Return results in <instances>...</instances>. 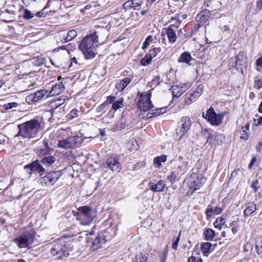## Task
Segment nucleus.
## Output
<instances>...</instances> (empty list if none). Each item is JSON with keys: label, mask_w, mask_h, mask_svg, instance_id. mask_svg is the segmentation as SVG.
Returning a JSON list of instances; mask_svg holds the SVG:
<instances>
[{"label": "nucleus", "mask_w": 262, "mask_h": 262, "mask_svg": "<svg viewBox=\"0 0 262 262\" xmlns=\"http://www.w3.org/2000/svg\"><path fill=\"white\" fill-rule=\"evenodd\" d=\"M180 235H181V233L180 232L178 236L172 242V248L174 250H177V249L178 245V243H179V242L180 241Z\"/></svg>", "instance_id": "obj_53"}, {"label": "nucleus", "mask_w": 262, "mask_h": 262, "mask_svg": "<svg viewBox=\"0 0 262 262\" xmlns=\"http://www.w3.org/2000/svg\"><path fill=\"white\" fill-rule=\"evenodd\" d=\"M6 13H9V14H14V11H13V10H9L8 9H6L5 11L2 12L0 14V17L2 18L3 21H4L5 22H9V21H10V20H6V19H4V18L5 17V15H6Z\"/></svg>", "instance_id": "obj_43"}, {"label": "nucleus", "mask_w": 262, "mask_h": 262, "mask_svg": "<svg viewBox=\"0 0 262 262\" xmlns=\"http://www.w3.org/2000/svg\"><path fill=\"white\" fill-rule=\"evenodd\" d=\"M123 100L121 98L117 101H115L112 105V108L115 110H117L120 108H121L123 106Z\"/></svg>", "instance_id": "obj_38"}, {"label": "nucleus", "mask_w": 262, "mask_h": 262, "mask_svg": "<svg viewBox=\"0 0 262 262\" xmlns=\"http://www.w3.org/2000/svg\"><path fill=\"white\" fill-rule=\"evenodd\" d=\"M65 101L64 99L59 98L56 100L54 102L51 103L52 107H55V108H57L58 106H60L62 104H63Z\"/></svg>", "instance_id": "obj_44"}, {"label": "nucleus", "mask_w": 262, "mask_h": 262, "mask_svg": "<svg viewBox=\"0 0 262 262\" xmlns=\"http://www.w3.org/2000/svg\"><path fill=\"white\" fill-rule=\"evenodd\" d=\"M151 95H141L138 103L140 109L144 112H146L151 109L154 105L150 100Z\"/></svg>", "instance_id": "obj_11"}, {"label": "nucleus", "mask_w": 262, "mask_h": 262, "mask_svg": "<svg viewBox=\"0 0 262 262\" xmlns=\"http://www.w3.org/2000/svg\"><path fill=\"white\" fill-rule=\"evenodd\" d=\"M78 111L76 109L72 110L67 116V119L72 120L78 116Z\"/></svg>", "instance_id": "obj_41"}, {"label": "nucleus", "mask_w": 262, "mask_h": 262, "mask_svg": "<svg viewBox=\"0 0 262 262\" xmlns=\"http://www.w3.org/2000/svg\"><path fill=\"white\" fill-rule=\"evenodd\" d=\"M223 209L222 208L219 207H216L215 208H213L212 207L208 206L207 209L205 211V213L206 214V217L208 220H209L213 214H219L221 213Z\"/></svg>", "instance_id": "obj_17"}, {"label": "nucleus", "mask_w": 262, "mask_h": 262, "mask_svg": "<svg viewBox=\"0 0 262 262\" xmlns=\"http://www.w3.org/2000/svg\"><path fill=\"white\" fill-rule=\"evenodd\" d=\"M211 247V244H210V243H203L201 244V250L203 252L204 255H208Z\"/></svg>", "instance_id": "obj_31"}, {"label": "nucleus", "mask_w": 262, "mask_h": 262, "mask_svg": "<svg viewBox=\"0 0 262 262\" xmlns=\"http://www.w3.org/2000/svg\"><path fill=\"white\" fill-rule=\"evenodd\" d=\"M152 41V38L151 36H148L146 38L144 42H143V45L142 46V49H144L147 48V47L149 45L150 43Z\"/></svg>", "instance_id": "obj_48"}, {"label": "nucleus", "mask_w": 262, "mask_h": 262, "mask_svg": "<svg viewBox=\"0 0 262 262\" xmlns=\"http://www.w3.org/2000/svg\"><path fill=\"white\" fill-rule=\"evenodd\" d=\"M18 106V103L17 102H10L4 105V109L8 110L12 109L14 107H17Z\"/></svg>", "instance_id": "obj_45"}, {"label": "nucleus", "mask_w": 262, "mask_h": 262, "mask_svg": "<svg viewBox=\"0 0 262 262\" xmlns=\"http://www.w3.org/2000/svg\"><path fill=\"white\" fill-rule=\"evenodd\" d=\"M201 136L204 138V142L206 143L208 142L209 139L210 138V134L208 129H204L202 130Z\"/></svg>", "instance_id": "obj_37"}, {"label": "nucleus", "mask_w": 262, "mask_h": 262, "mask_svg": "<svg viewBox=\"0 0 262 262\" xmlns=\"http://www.w3.org/2000/svg\"><path fill=\"white\" fill-rule=\"evenodd\" d=\"M83 142L81 136H71L58 141V146L66 149L76 148Z\"/></svg>", "instance_id": "obj_6"}, {"label": "nucleus", "mask_w": 262, "mask_h": 262, "mask_svg": "<svg viewBox=\"0 0 262 262\" xmlns=\"http://www.w3.org/2000/svg\"><path fill=\"white\" fill-rule=\"evenodd\" d=\"M98 42V36L96 32L86 36L79 45V48L84 53L86 59H92L97 54L95 43Z\"/></svg>", "instance_id": "obj_2"}, {"label": "nucleus", "mask_w": 262, "mask_h": 262, "mask_svg": "<svg viewBox=\"0 0 262 262\" xmlns=\"http://www.w3.org/2000/svg\"><path fill=\"white\" fill-rule=\"evenodd\" d=\"M166 111V107H160L153 110L151 112H149L147 114L146 118L150 119L154 117H157L161 114H164Z\"/></svg>", "instance_id": "obj_23"}, {"label": "nucleus", "mask_w": 262, "mask_h": 262, "mask_svg": "<svg viewBox=\"0 0 262 262\" xmlns=\"http://www.w3.org/2000/svg\"><path fill=\"white\" fill-rule=\"evenodd\" d=\"M256 6L259 10L262 9V0H259L257 2Z\"/></svg>", "instance_id": "obj_62"}, {"label": "nucleus", "mask_w": 262, "mask_h": 262, "mask_svg": "<svg viewBox=\"0 0 262 262\" xmlns=\"http://www.w3.org/2000/svg\"><path fill=\"white\" fill-rule=\"evenodd\" d=\"M203 182H205L204 179H196L195 180H193V182L190 184L189 187L191 189H193V191L196 190L202 186Z\"/></svg>", "instance_id": "obj_25"}, {"label": "nucleus", "mask_w": 262, "mask_h": 262, "mask_svg": "<svg viewBox=\"0 0 262 262\" xmlns=\"http://www.w3.org/2000/svg\"><path fill=\"white\" fill-rule=\"evenodd\" d=\"M247 57L246 53L241 51L235 57V68L237 71L244 74V69L247 67Z\"/></svg>", "instance_id": "obj_12"}, {"label": "nucleus", "mask_w": 262, "mask_h": 262, "mask_svg": "<svg viewBox=\"0 0 262 262\" xmlns=\"http://www.w3.org/2000/svg\"><path fill=\"white\" fill-rule=\"evenodd\" d=\"M171 19V20H176V24H171L168 27L164 29L162 32V35H164V33L165 34H166L168 38L169 42L170 43H173L177 40L176 31L180 25L181 21L177 19L176 17H172Z\"/></svg>", "instance_id": "obj_9"}, {"label": "nucleus", "mask_w": 262, "mask_h": 262, "mask_svg": "<svg viewBox=\"0 0 262 262\" xmlns=\"http://www.w3.org/2000/svg\"><path fill=\"white\" fill-rule=\"evenodd\" d=\"M256 161V158L255 157H253L252 159H251V161L250 164L248 165V168L249 169L252 168L253 164L255 163Z\"/></svg>", "instance_id": "obj_60"}, {"label": "nucleus", "mask_w": 262, "mask_h": 262, "mask_svg": "<svg viewBox=\"0 0 262 262\" xmlns=\"http://www.w3.org/2000/svg\"><path fill=\"white\" fill-rule=\"evenodd\" d=\"M215 235V232L211 229H207L205 231V237L207 241H212Z\"/></svg>", "instance_id": "obj_36"}, {"label": "nucleus", "mask_w": 262, "mask_h": 262, "mask_svg": "<svg viewBox=\"0 0 262 262\" xmlns=\"http://www.w3.org/2000/svg\"><path fill=\"white\" fill-rule=\"evenodd\" d=\"M149 188L153 192H158L156 184L150 182L148 184Z\"/></svg>", "instance_id": "obj_56"}, {"label": "nucleus", "mask_w": 262, "mask_h": 262, "mask_svg": "<svg viewBox=\"0 0 262 262\" xmlns=\"http://www.w3.org/2000/svg\"><path fill=\"white\" fill-rule=\"evenodd\" d=\"M61 175L62 172L60 170L51 171L41 178L39 181L42 186H52L55 184Z\"/></svg>", "instance_id": "obj_8"}, {"label": "nucleus", "mask_w": 262, "mask_h": 262, "mask_svg": "<svg viewBox=\"0 0 262 262\" xmlns=\"http://www.w3.org/2000/svg\"><path fill=\"white\" fill-rule=\"evenodd\" d=\"M17 127L19 132L15 137L21 136L24 139L35 138L42 130L41 122L36 119L19 124Z\"/></svg>", "instance_id": "obj_1"}, {"label": "nucleus", "mask_w": 262, "mask_h": 262, "mask_svg": "<svg viewBox=\"0 0 262 262\" xmlns=\"http://www.w3.org/2000/svg\"><path fill=\"white\" fill-rule=\"evenodd\" d=\"M134 262H147L146 256L140 253L137 255L134 259Z\"/></svg>", "instance_id": "obj_39"}, {"label": "nucleus", "mask_w": 262, "mask_h": 262, "mask_svg": "<svg viewBox=\"0 0 262 262\" xmlns=\"http://www.w3.org/2000/svg\"><path fill=\"white\" fill-rule=\"evenodd\" d=\"M123 7L125 10H129L132 8L134 9L132 0L128 1L125 2L123 5Z\"/></svg>", "instance_id": "obj_49"}, {"label": "nucleus", "mask_w": 262, "mask_h": 262, "mask_svg": "<svg viewBox=\"0 0 262 262\" xmlns=\"http://www.w3.org/2000/svg\"><path fill=\"white\" fill-rule=\"evenodd\" d=\"M256 210L255 204L253 203L249 204L244 211V216L248 217Z\"/></svg>", "instance_id": "obj_27"}, {"label": "nucleus", "mask_w": 262, "mask_h": 262, "mask_svg": "<svg viewBox=\"0 0 262 262\" xmlns=\"http://www.w3.org/2000/svg\"><path fill=\"white\" fill-rule=\"evenodd\" d=\"M167 160V156L166 155H162L158 156L154 159V164L156 167H160L161 166L162 162H166Z\"/></svg>", "instance_id": "obj_29"}, {"label": "nucleus", "mask_w": 262, "mask_h": 262, "mask_svg": "<svg viewBox=\"0 0 262 262\" xmlns=\"http://www.w3.org/2000/svg\"><path fill=\"white\" fill-rule=\"evenodd\" d=\"M39 157L42 158L44 156L51 155L54 150L49 146L48 141L44 140L41 145L38 146L35 150Z\"/></svg>", "instance_id": "obj_14"}, {"label": "nucleus", "mask_w": 262, "mask_h": 262, "mask_svg": "<svg viewBox=\"0 0 262 262\" xmlns=\"http://www.w3.org/2000/svg\"><path fill=\"white\" fill-rule=\"evenodd\" d=\"M257 149L258 151L262 150V141L259 143L258 146L257 147Z\"/></svg>", "instance_id": "obj_64"}, {"label": "nucleus", "mask_w": 262, "mask_h": 262, "mask_svg": "<svg viewBox=\"0 0 262 262\" xmlns=\"http://www.w3.org/2000/svg\"><path fill=\"white\" fill-rule=\"evenodd\" d=\"M225 223V219L223 217H219L216 219L213 223L214 226L216 228L221 229L222 225H224Z\"/></svg>", "instance_id": "obj_35"}, {"label": "nucleus", "mask_w": 262, "mask_h": 262, "mask_svg": "<svg viewBox=\"0 0 262 262\" xmlns=\"http://www.w3.org/2000/svg\"><path fill=\"white\" fill-rule=\"evenodd\" d=\"M77 36V32L75 30H72L68 32L66 38H64V42H67L74 39Z\"/></svg>", "instance_id": "obj_33"}, {"label": "nucleus", "mask_w": 262, "mask_h": 262, "mask_svg": "<svg viewBox=\"0 0 262 262\" xmlns=\"http://www.w3.org/2000/svg\"><path fill=\"white\" fill-rule=\"evenodd\" d=\"M161 51V48L160 47L154 48L149 50L148 54L153 58L156 57Z\"/></svg>", "instance_id": "obj_40"}, {"label": "nucleus", "mask_w": 262, "mask_h": 262, "mask_svg": "<svg viewBox=\"0 0 262 262\" xmlns=\"http://www.w3.org/2000/svg\"><path fill=\"white\" fill-rule=\"evenodd\" d=\"M25 168L30 169L31 171H36L39 173L45 171V169L38 160L33 162L30 164L26 165Z\"/></svg>", "instance_id": "obj_16"}, {"label": "nucleus", "mask_w": 262, "mask_h": 262, "mask_svg": "<svg viewBox=\"0 0 262 262\" xmlns=\"http://www.w3.org/2000/svg\"><path fill=\"white\" fill-rule=\"evenodd\" d=\"M36 16L39 17H44L45 15H44V13L41 11L40 12H38L37 13H36L35 14Z\"/></svg>", "instance_id": "obj_63"}, {"label": "nucleus", "mask_w": 262, "mask_h": 262, "mask_svg": "<svg viewBox=\"0 0 262 262\" xmlns=\"http://www.w3.org/2000/svg\"><path fill=\"white\" fill-rule=\"evenodd\" d=\"M191 83L190 82H186L184 83H181L179 85H177V86H179L181 89H183L185 92L190 87Z\"/></svg>", "instance_id": "obj_54"}, {"label": "nucleus", "mask_w": 262, "mask_h": 262, "mask_svg": "<svg viewBox=\"0 0 262 262\" xmlns=\"http://www.w3.org/2000/svg\"><path fill=\"white\" fill-rule=\"evenodd\" d=\"M132 77H126L124 78L116 85V88L119 90L123 91L132 81Z\"/></svg>", "instance_id": "obj_22"}, {"label": "nucleus", "mask_w": 262, "mask_h": 262, "mask_svg": "<svg viewBox=\"0 0 262 262\" xmlns=\"http://www.w3.org/2000/svg\"><path fill=\"white\" fill-rule=\"evenodd\" d=\"M249 127H250V123L247 122L245 124V126H242L241 127V130L240 131L241 134V136L240 138L241 139L244 140H246L248 139V134L247 133V132L249 129Z\"/></svg>", "instance_id": "obj_28"}, {"label": "nucleus", "mask_w": 262, "mask_h": 262, "mask_svg": "<svg viewBox=\"0 0 262 262\" xmlns=\"http://www.w3.org/2000/svg\"><path fill=\"white\" fill-rule=\"evenodd\" d=\"M256 65L257 67H262V56L257 59Z\"/></svg>", "instance_id": "obj_61"}, {"label": "nucleus", "mask_w": 262, "mask_h": 262, "mask_svg": "<svg viewBox=\"0 0 262 262\" xmlns=\"http://www.w3.org/2000/svg\"><path fill=\"white\" fill-rule=\"evenodd\" d=\"M191 121L189 117H182L180 122L179 127L177 128L176 135L179 138H182L189 129L191 126Z\"/></svg>", "instance_id": "obj_10"}, {"label": "nucleus", "mask_w": 262, "mask_h": 262, "mask_svg": "<svg viewBox=\"0 0 262 262\" xmlns=\"http://www.w3.org/2000/svg\"><path fill=\"white\" fill-rule=\"evenodd\" d=\"M202 116L212 125L214 126H219L222 123L224 117L223 114H216L212 107L207 110L206 114L203 113Z\"/></svg>", "instance_id": "obj_7"}, {"label": "nucleus", "mask_w": 262, "mask_h": 262, "mask_svg": "<svg viewBox=\"0 0 262 262\" xmlns=\"http://www.w3.org/2000/svg\"><path fill=\"white\" fill-rule=\"evenodd\" d=\"M34 16L33 14L29 10L25 9L24 13V18L25 19L29 20L33 18Z\"/></svg>", "instance_id": "obj_47"}, {"label": "nucleus", "mask_w": 262, "mask_h": 262, "mask_svg": "<svg viewBox=\"0 0 262 262\" xmlns=\"http://www.w3.org/2000/svg\"><path fill=\"white\" fill-rule=\"evenodd\" d=\"M55 161V157L51 155L44 156L40 160L41 163L47 167L51 166Z\"/></svg>", "instance_id": "obj_18"}, {"label": "nucleus", "mask_w": 262, "mask_h": 262, "mask_svg": "<svg viewBox=\"0 0 262 262\" xmlns=\"http://www.w3.org/2000/svg\"><path fill=\"white\" fill-rule=\"evenodd\" d=\"M78 214L77 220L80 221V223L83 225H89L93 220L95 215L91 207L88 206L80 207L77 209Z\"/></svg>", "instance_id": "obj_5"}, {"label": "nucleus", "mask_w": 262, "mask_h": 262, "mask_svg": "<svg viewBox=\"0 0 262 262\" xmlns=\"http://www.w3.org/2000/svg\"><path fill=\"white\" fill-rule=\"evenodd\" d=\"M173 91V95L174 97L179 98L180 97L184 92L185 91L181 89L179 86L175 85L172 87Z\"/></svg>", "instance_id": "obj_32"}, {"label": "nucleus", "mask_w": 262, "mask_h": 262, "mask_svg": "<svg viewBox=\"0 0 262 262\" xmlns=\"http://www.w3.org/2000/svg\"><path fill=\"white\" fill-rule=\"evenodd\" d=\"M188 170L187 163L184 161L182 162L178 166L176 170L178 175L181 176L185 174Z\"/></svg>", "instance_id": "obj_26"}, {"label": "nucleus", "mask_w": 262, "mask_h": 262, "mask_svg": "<svg viewBox=\"0 0 262 262\" xmlns=\"http://www.w3.org/2000/svg\"><path fill=\"white\" fill-rule=\"evenodd\" d=\"M152 57L147 53L143 58L141 59L140 63L143 66L148 65L151 63Z\"/></svg>", "instance_id": "obj_34"}, {"label": "nucleus", "mask_w": 262, "mask_h": 262, "mask_svg": "<svg viewBox=\"0 0 262 262\" xmlns=\"http://www.w3.org/2000/svg\"><path fill=\"white\" fill-rule=\"evenodd\" d=\"M105 243L104 238L98 236L95 238L91 246L92 251H95L102 247V244Z\"/></svg>", "instance_id": "obj_19"}, {"label": "nucleus", "mask_w": 262, "mask_h": 262, "mask_svg": "<svg viewBox=\"0 0 262 262\" xmlns=\"http://www.w3.org/2000/svg\"><path fill=\"white\" fill-rule=\"evenodd\" d=\"M232 231L233 234H235L237 233V231L238 230V228L239 227V226L237 225V224H234L233 222L232 223Z\"/></svg>", "instance_id": "obj_57"}, {"label": "nucleus", "mask_w": 262, "mask_h": 262, "mask_svg": "<svg viewBox=\"0 0 262 262\" xmlns=\"http://www.w3.org/2000/svg\"><path fill=\"white\" fill-rule=\"evenodd\" d=\"M106 164L108 167L114 172H119L122 169V165L117 158H109L106 161Z\"/></svg>", "instance_id": "obj_15"}, {"label": "nucleus", "mask_w": 262, "mask_h": 262, "mask_svg": "<svg viewBox=\"0 0 262 262\" xmlns=\"http://www.w3.org/2000/svg\"><path fill=\"white\" fill-rule=\"evenodd\" d=\"M115 99V97H114V96H108L107 98V100L105 101L104 103L105 104V103H106V104L112 103Z\"/></svg>", "instance_id": "obj_59"}, {"label": "nucleus", "mask_w": 262, "mask_h": 262, "mask_svg": "<svg viewBox=\"0 0 262 262\" xmlns=\"http://www.w3.org/2000/svg\"><path fill=\"white\" fill-rule=\"evenodd\" d=\"M203 93V87L199 85L195 91L192 93H187L185 95V102L186 104L190 105L195 101Z\"/></svg>", "instance_id": "obj_13"}, {"label": "nucleus", "mask_w": 262, "mask_h": 262, "mask_svg": "<svg viewBox=\"0 0 262 262\" xmlns=\"http://www.w3.org/2000/svg\"><path fill=\"white\" fill-rule=\"evenodd\" d=\"M64 89V86L62 82L55 84L53 86L50 92H49L50 95H58L60 94Z\"/></svg>", "instance_id": "obj_20"}, {"label": "nucleus", "mask_w": 262, "mask_h": 262, "mask_svg": "<svg viewBox=\"0 0 262 262\" xmlns=\"http://www.w3.org/2000/svg\"><path fill=\"white\" fill-rule=\"evenodd\" d=\"M181 176L178 175L177 172L175 171H171L170 174L167 177V179L169 180L171 183H174L176 181H178Z\"/></svg>", "instance_id": "obj_30"}, {"label": "nucleus", "mask_w": 262, "mask_h": 262, "mask_svg": "<svg viewBox=\"0 0 262 262\" xmlns=\"http://www.w3.org/2000/svg\"><path fill=\"white\" fill-rule=\"evenodd\" d=\"M134 9H137L143 3V0H132Z\"/></svg>", "instance_id": "obj_52"}, {"label": "nucleus", "mask_w": 262, "mask_h": 262, "mask_svg": "<svg viewBox=\"0 0 262 262\" xmlns=\"http://www.w3.org/2000/svg\"><path fill=\"white\" fill-rule=\"evenodd\" d=\"M33 94L36 102L40 100L42 98H47L50 97L49 91L45 89L39 90Z\"/></svg>", "instance_id": "obj_21"}, {"label": "nucleus", "mask_w": 262, "mask_h": 262, "mask_svg": "<svg viewBox=\"0 0 262 262\" xmlns=\"http://www.w3.org/2000/svg\"><path fill=\"white\" fill-rule=\"evenodd\" d=\"M258 181L257 180L253 182L251 185V187L254 190L255 192H256L259 189L258 185Z\"/></svg>", "instance_id": "obj_55"}, {"label": "nucleus", "mask_w": 262, "mask_h": 262, "mask_svg": "<svg viewBox=\"0 0 262 262\" xmlns=\"http://www.w3.org/2000/svg\"><path fill=\"white\" fill-rule=\"evenodd\" d=\"M26 101L27 103H30V104H31L33 102H36L33 94H32L29 95V96H27L26 98Z\"/></svg>", "instance_id": "obj_50"}, {"label": "nucleus", "mask_w": 262, "mask_h": 262, "mask_svg": "<svg viewBox=\"0 0 262 262\" xmlns=\"http://www.w3.org/2000/svg\"><path fill=\"white\" fill-rule=\"evenodd\" d=\"M254 87L257 90H260L262 88V79L255 80Z\"/></svg>", "instance_id": "obj_51"}, {"label": "nucleus", "mask_w": 262, "mask_h": 262, "mask_svg": "<svg viewBox=\"0 0 262 262\" xmlns=\"http://www.w3.org/2000/svg\"><path fill=\"white\" fill-rule=\"evenodd\" d=\"M188 262H202V259L200 258H195L194 256H191L189 258Z\"/></svg>", "instance_id": "obj_58"}, {"label": "nucleus", "mask_w": 262, "mask_h": 262, "mask_svg": "<svg viewBox=\"0 0 262 262\" xmlns=\"http://www.w3.org/2000/svg\"><path fill=\"white\" fill-rule=\"evenodd\" d=\"M256 250L257 253L262 256V238L257 241L256 244Z\"/></svg>", "instance_id": "obj_42"}, {"label": "nucleus", "mask_w": 262, "mask_h": 262, "mask_svg": "<svg viewBox=\"0 0 262 262\" xmlns=\"http://www.w3.org/2000/svg\"><path fill=\"white\" fill-rule=\"evenodd\" d=\"M192 59V57L191 54L188 52H184L182 53L179 58V62H184L186 63H189V62Z\"/></svg>", "instance_id": "obj_24"}, {"label": "nucleus", "mask_w": 262, "mask_h": 262, "mask_svg": "<svg viewBox=\"0 0 262 262\" xmlns=\"http://www.w3.org/2000/svg\"><path fill=\"white\" fill-rule=\"evenodd\" d=\"M35 235L33 232L26 231L14 239V242L19 248L31 249L32 244L34 243Z\"/></svg>", "instance_id": "obj_4"}, {"label": "nucleus", "mask_w": 262, "mask_h": 262, "mask_svg": "<svg viewBox=\"0 0 262 262\" xmlns=\"http://www.w3.org/2000/svg\"><path fill=\"white\" fill-rule=\"evenodd\" d=\"M157 189L158 192H162L164 190L166 185L163 180L159 181L157 184Z\"/></svg>", "instance_id": "obj_46"}, {"label": "nucleus", "mask_w": 262, "mask_h": 262, "mask_svg": "<svg viewBox=\"0 0 262 262\" xmlns=\"http://www.w3.org/2000/svg\"><path fill=\"white\" fill-rule=\"evenodd\" d=\"M72 250L71 244L62 239H58L54 242L51 248V253L53 255H59V259H63L69 255V251Z\"/></svg>", "instance_id": "obj_3"}]
</instances>
